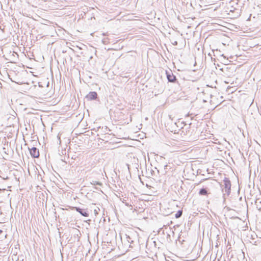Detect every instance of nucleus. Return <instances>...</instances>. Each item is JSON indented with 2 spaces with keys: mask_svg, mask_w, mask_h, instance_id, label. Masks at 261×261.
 Segmentation results:
<instances>
[{
  "mask_svg": "<svg viewBox=\"0 0 261 261\" xmlns=\"http://www.w3.org/2000/svg\"><path fill=\"white\" fill-rule=\"evenodd\" d=\"M223 182L224 185H223L222 187H224L222 188V192H225L223 195H225V194H227V195L228 196L230 194L231 191V182L227 177L224 178Z\"/></svg>",
  "mask_w": 261,
  "mask_h": 261,
  "instance_id": "obj_1",
  "label": "nucleus"
},
{
  "mask_svg": "<svg viewBox=\"0 0 261 261\" xmlns=\"http://www.w3.org/2000/svg\"><path fill=\"white\" fill-rule=\"evenodd\" d=\"M166 74L168 82L175 83L177 82V79L176 76L173 74L171 71H166Z\"/></svg>",
  "mask_w": 261,
  "mask_h": 261,
  "instance_id": "obj_2",
  "label": "nucleus"
},
{
  "mask_svg": "<svg viewBox=\"0 0 261 261\" xmlns=\"http://www.w3.org/2000/svg\"><path fill=\"white\" fill-rule=\"evenodd\" d=\"M30 153L31 156L33 158H37L39 156V151L36 147H32L31 148H29Z\"/></svg>",
  "mask_w": 261,
  "mask_h": 261,
  "instance_id": "obj_3",
  "label": "nucleus"
},
{
  "mask_svg": "<svg viewBox=\"0 0 261 261\" xmlns=\"http://www.w3.org/2000/svg\"><path fill=\"white\" fill-rule=\"evenodd\" d=\"M74 208L83 216L86 217L89 216V213L87 209L81 208L79 207H74Z\"/></svg>",
  "mask_w": 261,
  "mask_h": 261,
  "instance_id": "obj_4",
  "label": "nucleus"
},
{
  "mask_svg": "<svg viewBox=\"0 0 261 261\" xmlns=\"http://www.w3.org/2000/svg\"><path fill=\"white\" fill-rule=\"evenodd\" d=\"M88 100H95L97 97V94L95 91L90 92L86 97Z\"/></svg>",
  "mask_w": 261,
  "mask_h": 261,
  "instance_id": "obj_5",
  "label": "nucleus"
},
{
  "mask_svg": "<svg viewBox=\"0 0 261 261\" xmlns=\"http://www.w3.org/2000/svg\"><path fill=\"white\" fill-rule=\"evenodd\" d=\"M198 194L200 195H201V196H203V195L206 196L209 193L208 192L207 188H202L200 189V190H199V191L198 192Z\"/></svg>",
  "mask_w": 261,
  "mask_h": 261,
  "instance_id": "obj_6",
  "label": "nucleus"
},
{
  "mask_svg": "<svg viewBox=\"0 0 261 261\" xmlns=\"http://www.w3.org/2000/svg\"><path fill=\"white\" fill-rule=\"evenodd\" d=\"M98 128H101L102 131L103 133L105 134H109V132L111 131V129L108 128L107 126H105L104 127H99Z\"/></svg>",
  "mask_w": 261,
  "mask_h": 261,
  "instance_id": "obj_7",
  "label": "nucleus"
},
{
  "mask_svg": "<svg viewBox=\"0 0 261 261\" xmlns=\"http://www.w3.org/2000/svg\"><path fill=\"white\" fill-rule=\"evenodd\" d=\"M182 214V210H178L175 215V217L176 219L179 218Z\"/></svg>",
  "mask_w": 261,
  "mask_h": 261,
  "instance_id": "obj_8",
  "label": "nucleus"
},
{
  "mask_svg": "<svg viewBox=\"0 0 261 261\" xmlns=\"http://www.w3.org/2000/svg\"><path fill=\"white\" fill-rule=\"evenodd\" d=\"M91 185H99V186H101L102 185V184L99 182V181H96V180H92L91 182Z\"/></svg>",
  "mask_w": 261,
  "mask_h": 261,
  "instance_id": "obj_9",
  "label": "nucleus"
},
{
  "mask_svg": "<svg viewBox=\"0 0 261 261\" xmlns=\"http://www.w3.org/2000/svg\"><path fill=\"white\" fill-rule=\"evenodd\" d=\"M182 123H184V122H180V121H178L177 122H175L174 124L176 125L177 127H180L181 128H182L183 127L181 126Z\"/></svg>",
  "mask_w": 261,
  "mask_h": 261,
  "instance_id": "obj_10",
  "label": "nucleus"
},
{
  "mask_svg": "<svg viewBox=\"0 0 261 261\" xmlns=\"http://www.w3.org/2000/svg\"><path fill=\"white\" fill-rule=\"evenodd\" d=\"M221 57H223L225 60V61H224V63H225V64H228V62H230V61H228V60L227 59H226L225 57L224 56V54H222L221 55Z\"/></svg>",
  "mask_w": 261,
  "mask_h": 261,
  "instance_id": "obj_11",
  "label": "nucleus"
},
{
  "mask_svg": "<svg viewBox=\"0 0 261 261\" xmlns=\"http://www.w3.org/2000/svg\"><path fill=\"white\" fill-rule=\"evenodd\" d=\"M122 202L124 203L126 206L131 207L132 208L133 207V206L132 205H129L127 202H126V200H123Z\"/></svg>",
  "mask_w": 261,
  "mask_h": 261,
  "instance_id": "obj_12",
  "label": "nucleus"
},
{
  "mask_svg": "<svg viewBox=\"0 0 261 261\" xmlns=\"http://www.w3.org/2000/svg\"><path fill=\"white\" fill-rule=\"evenodd\" d=\"M126 238H127V241H128V242H130V243H133V241L130 240H131V239H130V238L129 236H127V237H126Z\"/></svg>",
  "mask_w": 261,
  "mask_h": 261,
  "instance_id": "obj_13",
  "label": "nucleus"
},
{
  "mask_svg": "<svg viewBox=\"0 0 261 261\" xmlns=\"http://www.w3.org/2000/svg\"><path fill=\"white\" fill-rule=\"evenodd\" d=\"M102 43H103V44H107V42H108V41H107V39H103V40H102Z\"/></svg>",
  "mask_w": 261,
  "mask_h": 261,
  "instance_id": "obj_14",
  "label": "nucleus"
},
{
  "mask_svg": "<svg viewBox=\"0 0 261 261\" xmlns=\"http://www.w3.org/2000/svg\"><path fill=\"white\" fill-rule=\"evenodd\" d=\"M177 43H177V41H175L174 42V43H173V44L174 45H177Z\"/></svg>",
  "mask_w": 261,
  "mask_h": 261,
  "instance_id": "obj_15",
  "label": "nucleus"
},
{
  "mask_svg": "<svg viewBox=\"0 0 261 261\" xmlns=\"http://www.w3.org/2000/svg\"><path fill=\"white\" fill-rule=\"evenodd\" d=\"M94 213H95V214H98V212H97V211L96 210H94Z\"/></svg>",
  "mask_w": 261,
  "mask_h": 261,
  "instance_id": "obj_16",
  "label": "nucleus"
},
{
  "mask_svg": "<svg viewBox=\"0 0 261 261\" xmlns=\"http://www.w3.org/2000/svg\"><path fill=\"white\" fill-rule=\"evenodd\" d=\"M208 56H210V57H211V59H212V55H211V53H208Z\"/></svg>",
  "mask_w": 261,
  "mask_h": 261,
  "instance_id": "obj_17",
  "label": "nucleus"
},
{
  "mask_svg": "<svg viewBox=\"0 0 261 261\" xmlns=\"http://www.w3.org/2000/svg\"><path fill=\"white\" fill-rule=\"evenodd\" d=\"M3 232V230L0 229V234Z\"/></svg>",
  "mask_w": 261,
  "mask_h": 261,
  "instance_id": "obj_18",
  "label": "nucleus"
},
{
  "mask_svg": "<svg viewBox=\"0 0 261 261\" xmlns=\"http://www.w3.org/2000/svg\"><path fill=\"white\" fill-rule=\"evenodd\" d=\"M102 35H103V36H105V35H106V33H102Z\"/></svg>",
  "mask_w": 261,
  "mask_h": 261,
  "instance_id": "obj_19",
  "label": "nucleus"
},
{
  "mask_svg": "<svg viewBox=\"0 0 261 261\" xmlns=\"http://www.w3.org/2000/svg\"><path fill=\"white\" fill-rule=\"evenodd\" d=\"M232 11H233V10H230V12H232Z\"/></svg>",
  "mask_w": 261,
  "mask_h": 261,
  "instance_id": "obj_20",
  "label": "nucleus"
}]
</instances>
